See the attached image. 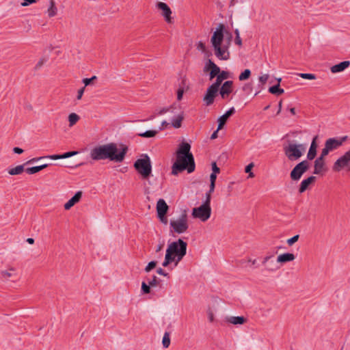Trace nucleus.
Returning a JSON list of instances; mask_svg holds the SVG:
<instances>
[{
  "instance_id": "obj_4",
  "label": "nucleus",
  "mask_w": 350,
  "mask_h": 350,
  "mask_svg": "<svg viewBox=\"0 0 350 350\" xmlns=\"http://www.w3.org/2000/svg\"><path fill=\"white\" fill-rule=\"evenodd\" d=\"M285 156L289 161L299 159L306 151V146L303 144H296L288 142L283 148Z\"/></svg>"
},
{
  "instance_id": "obj_33",
  "label": "nucleus",
  "mask_w": 350,
  "mask_h": 350,
  "mask_svg": "<svg viewBox=\"0 0 350 350\" xmlns=\"http://www.w3.org/2000/svg\"><path fill=\"white\" fill-rule=\"evenodd\" d=\"M79 120V116L75 113H72L68 116L69 126H72Z\"/></svg>"
},
{
  "instance_id": "obj_5",
  "label": "nucleus",
  "mask_w": 350,
  "mask_h": 350,
  "mask_svg": "<svg viewBox=\"0 0 350 350\" xmlns=\"http://www.w3.org/2000/svg\"><path fill=\"white\" fill-rule=\"evenodd\" d=\"M211 215V201L209 197L206 198L205 202L198 207L192 209L191 216L193 219H199L202 222H206Z\"/></svg>"
},
{
  "instance_id": "obj_20",
  "label": "nucleus",
  "mask_w": 350,
  "mask_h": 350,
  "mask_svg": "<svg viewBox=\"0 0 350 350\" xmlns=\"http://www.w3.org/2000/svg\"><path fill=\"white\" fill-rule=\"evenodd\" d=\"M235 112L234 108L232 107L228 110L224 115L218 118V127L217 131L221 129L226 124L228 118Z\"/></svg>"
},
{
  "instance_id": "obj_56",
  "label": "nucleus",
  "mask_w": 350,
  "mask_h": 350,
  "mask_svg": "<svg viewBox=\"0 0 350 350\" xmlns=\"http://www.w3.org/2000/svg\"><path fill=\"white\" fill-rule=\"evenodd\" d=\"M33 3H36V0H24V2L21 3V5L25 7Z\"/></svg>"
},
{
  "instance_id": "obj_45",
  "label": "nucleus",
  "mask_w": 350,
  "mask_h": 350,
  "mask_svg": "<svg viewBox=\"0 0 350 350\" xmlns=\"http://www.w3.org/2000/svg\"><path fill=\"white\" fill-rule=\"evenodd\" d=\"M185 87L180 86L177 90V100H180L183 98V94L185 92Z\"/></svg>"
},
{
  "instance_id": "obj_51",
  "label": "nucleus",
  "mask_w": 350,
  "mask_h": 350,
  "mask_svg": "<svg viewBox=\"0 0 350 350\" xmlns=\"http://www.w3.org/2000/svg\"><path fill=\"white\" fill-rule=\"evenodd\" d=\"M42 159H45V157H34V158H32L31 159H29V161H27V162H25V165H28V164H32V163H34Z\"/></svg>"
},
{
  "instance_id": "obj_3",
  "label": "nucleus",
  "mask_w": 350,
  "mask_h": 350,
  "mask_svg": "<svg viewBox=\"0 0 350 350\" xmlns=\"http://www.w3.org/2000/svg\"><path fill=\"white\" fill-rule=\"evenodd\" d=\"M187 243L181 239L168 244L165 259L162 265L165 267L174 262L175 266L178 264L187 254Z\"/></svg>"
},
{
  "instance_id": "obj_37",
  "label": "nucleus",
  "mask_w": 350,
  "mask_h": 350,
  "mask_svg": "<svg viewBox=\"0 0 350 350\" xmlns=\"http://www.w3.org/2000/svg\"><path fill=\"white\" fill-rule=\"evenodd\" d=\"M254 163H250L245 168V173L248 174V178H252L254 177V174L252 172V170L254 167Z\"/></svg>"
},
{
  "instance_id": "obj_32",
  "label": "nucleus",
  "mask_w": 350,
  "mask_h": 350,
  "mask_svg": "<svg viewBox=\"0 0 350 350\" xmlns=\"http://www.w3.org/2000/svg\"><path fill=\"white\" fill-rule=\"evenodd\" d=\"M170 336L169 332H165L162 339V345L164 348H168L170 345Z\"/></svg>"
},
{
  "instance_id": "obj_58",
  "label": "nucleus",
  "mask_w": 350,
  "mask_h": 350,
  "mask_svg": "<svg viewBox=\"0 0 350 350\" xmlns=\"http://www.w3.org/2000/svg\"><path fill=\"white\" fill-rule=\"evenodd\" d=\"M243 90L244 91H246L247 93H249L252 90V86L250 84H245V85L243 88Z\"/></svg>"
},
{
  "instance_id": "obj_22",
  "label": "nucleus",
  "mask_w": 350,
  "mask_h": 350,
  "mask_svg": "<svg viewBox=\"0 0 350 350\" xmlns=\"http://www.w3.org/2000/svg\"><path fill=\"white\" fill-rule=\"evenodd\" d=\"M205 69L211 70L210 79H213L220 72L219 68L213 62H212L210 59L208 60V63L206 64Z\"/></svg>"
},
{
  "instance_id": "obj_19",
  "label": "nucleus",
  "mask_w": 350,
  "mask_h": 350,
  "mask_svg": "<svg viewBox=\"0 0 350 350\" xmlns=\"http://www.w3.org/2000/svg\"><path fill=\"white\" fill-rule=\"evenodd\" d=\"M157 215H165L169 209V206L163 199H159L157 202L156 206Z\"/></svg>"
},
{
  "instance_id": "obj_17",
  "label": "nucleus",
  "mask_w": 350,
  "mask_h": 350,
  "mask_svg": "<svg viewBox=\"0 0 350 350\" xmlns=\"http://www.w3.org/2000/svg\"><path fill=\"white\" fill-rule=\"evenodd\" d=\"M226 321L228 323L234 325H241L246 323L247 322V318L243 316H231L227 317L226 318Z\"/></svg>"
},
{
  "instance_id": "obj_11",
  "label": "nucleus",
  "mask_w": 350,
  "mask_h": 350,
  "mask_svg": "<svg viewBox=\"0 0 350 350\" xmlns=\"http://www.w3.org/2000/svg\"><path fill=\"white\" fill-rule=\"evenodd\" d=\"M90 157L95 161L109 159V144L94 147L90 152Z\"/></svg>"
},
{
  "instance_id": "obj_30",
  "label": "nucleus",
  "mask_w": 350,
  "mask_h": 350,
  "mask_svg": "<svg viewBox=\"0 0 350 350\" xmlns=\"http://www.w3.org/2000/svg\"><path fill=\"white\" fill-rule=\"evenodd\" d=\"M57 13V8L55 5V2L54 0L49 1V6L47 9V14L49 17H53Z\"/></svg>"
},
{
  "instance_id": "obj_14",
  "label": "nucleus",
  "mask_w": 350,
  "mask_h": 350,
  "mask_svg": "<svg viewBox=\"0 0 350 350\" xmlns=\"http://www.w3.org/2000/svg\"><path fill=\"white\" fill-rule=\"evenodd\" d=\"M219 87L212 84L206 90V92L203 98V100L206 105L208 106L213 103L215 97L217 96Z\"/></svg>"
},
{
  "instance_id": "obj_52",
  "label": "nucleus",
  "mask_w": 350,
  "mask_h": 350,
  "mask_svg": "<svg viewBox=\"0 0 350 350\" xmlns=\"http://www.w3.org/2000/svg\"><path fill=\"white\" fill-rule=\"evenodd\" d=\"M207 316H208V321L211 323H213L215 321L214 313H213V310H211V309L207 310Z\"/></svg>"
},
{
  "instance_id": "obj_35",
  "label": "nucleus",
  "mask_w": 350,
  "mask_h": 350,
  "mask_svg": "<svg viewBox=\"0 0 350 350\" xmlns=\"http://www.w3.org/2000/svg\"><path fill=\"white\" fill-rule=\"evenodd\" d=\"M157 134V131L149 130V131H146L145 132L139 133V136L142 137L149 138V137H154Z\"/></svg>"
},
{
  "instance_id": "obj_59",
  "label": "nucleus",
  "mask_w": 350,
  "mask_h": 350,
  "mask_svg": "<svg viewBox=\"0 0 350 350\" xmlns=\"http://www.w3.org/2000/svg\"><path fill=\"white\" fill-rule=\"evenodd\" d=\"M13 152L16 154H22L24 152V150L19 147H14L13 148Z\"/></svg>"
},
{
  "instance_id": "obj_44",
  "label": "nucleus",
  "mask_w": 350,
  "mask_h": 350,
  "mask_svg": "<svg viewBox=\"0 0 350 350\" xmlns=\"http://www.w3.org/2000/svg\"><path fill=\"white\" fill-rule=\"evenodd\" d=\"M1 277L2 278H4V279H8L9 278H11L12 276H15L16 274L15 273H13L12 272H10L8 271H2L1 272Z\"/></svg>"
},
{
  "instance_id": "obj_61",
  "label": "nucleus",
  "mask_w": 350,
  "mask_h": 350,
  "mask_svg": "<svg viewBox=\"0 0 350 350\" xmlns=\"http://www.w3.org/2000/svg\"><path fill=\"white\" fill-rule=\"evenodd\" d=\"M217 178V174L211 173L210 175V182L215 183Z\"/></svg>"
},
{
  "instance_id": "obj_6",
  "label": "nucleus",
  "mask_w": 350,
  "mask_h": 350,
  "mask_svg": "<svg viewBox=\"0 0 350 350\" xmlns=\"http://www.w3.org/2000/svg\"><path fill=\"white\" fill-rule=\"evenodd\" d=\"M171 231L177 234H183L189 228L188 218L185 213H183L178 219H172L170 222Z\"/></svg>"
},
{
  "instance_id": "obj_54",
  "label": "nucleus",
  "mask_w": 350,
  "mask_h": 350,
  "mask_svg": "<svg viewBox=\"0 0 350 350\" xmlns=\"http://www.w3.org/2000/svg\"><path fill=\"white\" fill-rule=\"evenodd\" d=\"M44 157L51 159L53 160H57V159H62L61 154H51V155L44 156Z\"/></svg>"
},
{
  "instance_id": "obj_16",
  "label": "nucleus",
  "mask_w": 350,
  "mask_h": 350,
  "mask_svg": "<svg viewBox=\"0 0 350 350\" xmlns=\"http://www.w3.org/2000/svg\"><path fill=\"white\" fill-rule=\"evenodd\" d=\"M326 156L321 152L320 156L314 161L313 172L314 174H321L325 171V157Z\"/></svg>"
},
{
  "instance_id": "obj_63",
  "label": "nucleus",
  "mask_w": 350,
  "mask_h": 350,
  "mask_svg": "<svg viewBox=\"0 0 350 350\" xmlns=\"http://www.w3.org/2000/svg\"><path fill=\"white\" fill-rule=\"evenodd\" d=\"M163 243H160V244H159V245L157 246L156 252H159L161 251V250H162V249H163Z\"/></svg>"
},
{
  "instance_id": "obj_40",
  "label": "nucleus",
  "mask_w": 350,
  "mask_h": 350,
  "mask_svg": "<svg viewBox=\"0 0 350 350\" xmlns=\"http://www.w3.org/2000/svg\"><path fill=\"white\" fill-rule=\"evenodd\" d=\"M48 60V57H42L39 61L36 64L35 66V68L34 69L35 70H39L42 66V65L46 62Z\"/></svg>"
},
{
  "instance_id": "obj_27",
  "label": "nucleus",
  "mask_w": 350,
  "mask_h": 350,
  "mask_svg": "<svg viewBox=\"0 0 350 350\" xmlns=\"http://www.w3.org/2000/svg\"><path fill=\"white\" fill-rule=\"evenodd\" d=\"M50 165L51 164H49V163H44V164L41 165H37V166L27 167V168L25 169V172L28 174H34L36 173H38V172H40L41 170H42L46 168Z\"/></svg>"
},
{
  "instance_id": "obj_18",
  "label": "nucleus",
  "mask_w": 350,
  "mask_h": 350,
  "mask_svg": "<svg viewBox=\"0 0 350 350\" xmlns=\"http://www.w3.org/2000/svg\"><path fill=\"white\" fill-rule=\"evenodd\" d=\"M316 180V177L314 176H310L306 179H304L299 185V192L300 193H304L306 191L309 187L313 184Z\"/></svg>"
},
{
  "instance_id": "obj_28",
  "label": "nucleus",
  "mask_w": 350,
  "mask_h": 350,
  "mask_svg": "<svg viewBox=\"0 0 350 350\" xmlns=\"http://www.w3.org/2000/svg\"><path fill=\"white\" fill-rule=\"evenodd\" d=\"M184 119V113L181 112L178 113L174 118L172 120V126L175 129H178L182 125V121Z\"/></svg>"
},
{
  "instance_id": "obj_21",
  "label": "nucleus",
  "mask_w": 350,
  "mask_h": 350,
  "mask_svg": "<svg viewBox=\"0 0 350 350\" xmlns=\"http://www.w3.org/2000/svg\"><path fill=\"white\" fill-rule=\"evenodd\" d=\"M82 197V191H79L75 193V194L64 204V208L66 210H69L75 204L79 202Z\"/></svg>"
},
{
  "instance_id": "obj_2",
  "label": "nucleus",
  "mask_w": 350,
  "mask_h": 350,
  "mask_svg": "<svg viewBox=\"0 0 350 350\" xmlns=\"http://www.w3.org/2000/svg\"><path fill=\"white\" fill-rule=\"evenodd\" d=\"M212 44H242L238 29L233 30L224 23L217 25L211 37Z\"/></svg>"
},
{
  "instance_id": "obj_10",
  "label": "nucleus",
  "mask_w": 350,
  "mask_h": 350,
  "mask_svg": "<svg viewBox=\"0 0 350 350\" xmlns=\"http://www.w3.org/2000/svg\"><path fill=\"white\" fill-rule=\"evenodd\" d=\"M348 137L344 136L342 137H332L327 139L324 145V148L322 149L321 152L323 154L328 155V154L340 148L345 142L347 141Z\"/></svg>"
},
{
  "instance_id": "obj_64",
  "label": "nucleus",
  "mask_w": 350,
  "mask_h": 350,
  "mask_svg": "<svg viewBox=\"0 0 350 350\" xmlns=\"http://www.w3.org/2000/svg\"><path fill=\"white\" fill-rule=\"evenodd\" d=\"M217 133H218V131L217 129L213 132V133L211 135V139H216L217 137Z\"/></svg>"
},
{
  "instance_id": "obj_8",
  "label": "nucleus",
  "mask_w": 350,
  "mask_h": 350,
  "mask_svg": "<svg viewBox=\"0 0 350 350\" xmlns=\"http://www.w3.org/2000/svg\"><path fill=\"white\" fill-rule=\"evenodd\" d=\"M332 170L335 172H350V149L340 155L333 163Z\"/></svg>"
},
{
  "instance_id": "obj_29",
  "label": "nucleus",
  "mask_w": 350,
  "mask_h": 350,
  "mask_svg": "<svg viewBox=\"0 0 350 350\" xmlns=\"http://www.w3.org/2000/svg\"><path fill=\"white\" fill-rule=\"evenodd\" d=\"M25 163L16 166L15 167L10 168L8 170V172L10 175L14 176L22 174L25 170Z\"/></svg>"
},
{
  "instance_id": "obj_39",
  "label": "nucleus",
  "mask_w": 350,
  "mask_h": 350,
  "mask_svg": "<svg viewBox=\"0 0 350 350\" xmlns=\"http://www.w3.org/2000/svg\"><path fill=\"white\" fill-rule=\"evenodd\" d=\"M300 77L304 79L314 80L316 79V75L311 73H299L298 74Z\"/></svg>"
},
{
  "instance_id": "obj_38",
  "label": "nucleus",
  "mask_w": 350,
  "mask_h": 350,
  "mask_svg": "<svg viewBox=\"0 0 350 350\" xmlns=\"http://www.w3.org/2000/svg\"><path fill=\"white\" fill-rule=\"evenodd\" d=\"M251 75V71L249 69H245L241 75L239 76V79L240 81H244L247 79Z\"/></svg>"
},
{
  "instance_id": "obj_36",
  "label": "nucleus",
  "mask_w": 350,
  "mask_h": 350,
  "mask_svg": "<svg viewBox=\"0 0 350 350\" xmlns=\"http://www.w3.org/2000/svg\"><path fill=\"white\" fill-rule=\"evenodd\" d=\"M279 267L274 263L273 262H271L266 267L265 270L268 272H275L279 269Z\"/></svg>"
},
{
  "instance_id": "obj_60",
  "label": "nucleus",
  "mask_w": 350,
  "mask_h": 350,
  "mask_svg": "<svg viewBox=\"0 0 350 350\" xmlns=\"http://www.w3.org/2000/svg\"><path fill=\"white\" fill-rule=\"evenodd\" d=\"M157 272L158 274L163 275V276H167L168 273H166L165 271H163L161 268H159L157 270Z\"/></svg>"
},
{
  "instance_id": "obj_46",
  "label": "nucleus",
  "mask_w": 350,
  "mask_h": 350,
  "mask_svg": "<svg viewBox=\"0 0 350 350\" xmlns=\"http://www.w3.org/2000/svg\"><path fill=\"white\" fill-rule=\"evenodd\" d=\"M157 265V262L155 261H151L150 262L147 266L145 267V271L146 272H149L152 269H153Z\"/></svg>"
},
{
  "instance_id": "obj_57",
  "label": "nucleus",
  "mask_w": 350,
  "mask_h": 350,
  "mask_svg": "<svg viewBox=\"0 0 350 350\" xmlns=\"http://www.w3.org/2000/svg\"><path fill=\"white\" fill-rule=\"evenodd\" d=\"M157 216H158V218L159 219V220H160L163 224H167V218L165 217V215H163V216L161 217V215H157Z\"/></svg>"
},
{
  "instance_id": "obj_48",
  "label": "nucleus",
  "mask_w": 350,
  "mask_h": 350,
  "mask_svg": "<svg viewBox=\"0 0 350 350\" xmlns=\"http://www.w3.org/2000/svg\"><path fill=\"white\" fill-rule=\"evenodd\" d=\"M96 79V76H93L91 78H85V79H83L82 81H83V83L85 85L84 87L85 88L86 86L90 85L91 83L92 82V81H94Z\"/></svg>"
},
{
  "instance_id": "obj_7",
  "label": "nucleus",
  "mask_w": 350,
  "mask_h": 350,
  "mask_svg": "<svg viewBox=\"0 0 350 350\" xmlns=\"http://www.w3.org/2000/svg\"><path fill=\"white\" fill-rule=\"evenodd\" d=\"M128 151V146L122 143H111V161L122 162Z\"/></svg>"
},
{
  "instance_id": "obj_15",
  "label": "nucleus",
  "mask_w": 350,
  "mask_h": 350,
  "mask_svg": "<svg viewBox=\"0 0 350 350\" xmlns=\"http://www.w3.org/2000/svg\"><path fill=\"white\" fill-rule=\"evenodd\" d=\"M215 56L221 60H227L230 58L228 45H213Z\"/></svg>"
},
{
  "instance_id": "obj_24",
  "label": "nucleus",
  "mask_w": 350,
  "mask_h": 350,
  "mask_svg": "<svg viewBox=\"0 0 350 350\" xmlns=\"http://www.w3.org/2000/svg\"><path fill=\"white\" fill-rule=\"evenodd\" d=\"M232 81H226L221 88L220 94L223 98H226L232 92Z\"/></svg>"
},
{
  "instance_id": "obj_34",
  "label": "nucleus",
  "mask_w": 350,
  "mask_h": 350,
  "mask_svg": "<svg viewBox=\"0 0 350 350\" xmlns=\"http://www.w3.org/2000/svg\"><path fill=\"white\" fill-rule=\"evenodd\" d=\"M269 92L273 94H282L284 93V90L280 88V84L278 83L269 88Z\"/></svg>"
},
{
  "instance_id": "obj_53",
  "label": "nucleus",
  "mask_w": 350,
  "mask_h": 350,
  "mask_svg": "<svg viewBox=\"0 0 350 350\" xmlns=\"http://www.w3.org/2000/svg\"><path fill=\"white\" fill-rule=\"evenodd\" d=\"M212 173H215L216 174H219L220 172L219 168L217 167L215 162L212 163Z\"/></svg>"
},
{
  "instance_id": "obj_42",
  "label": "nucleus",
  "mask_w": 350,
  "mask_h": 350,
  "mask_svg": "<svg viewBox=\"0 0 350 350\" xmlns=\"http://www.w3.org/2000/svg\"><path fill=\"white\" fill-rule=\"evenodd\" d=\"M215 187V183L211 182L210 183V187L209 191L206 193V198L209 197V201H211V193L214 191Z\"/></svg>"
},
{
  "instance_id": "obj_62",
  "label": "nucleus",
  "mask_w": 350,
  "mask_h": 350,
  "mask_svg": "<svg viewBox=\"0 0 350 350\" xmlns=\"http://www.w3.org/2000/svg\"><path fill=\"white\" fill-rule=\"evenodd\" d=\"M271 258V256H267L264 257V258H263V260L262 261V265H266V263L269 261Z\"/></svg>"
},
{
  "instance_id": "obj_47",
  "label": "nucleus",
  "mask_w": 350,
  "mask_h": 350,
  "mask_svg": "<svg viewBox=\"0 0 350 350\" xmlns=\"http://www.w3.org/2000/svg\"><path fill=\"white\" fill-rule=\"evenodd\" d=\"M142 290L145 294H148L150 292V286L146 282H143L142 284Z\"/></svg>"
},
{
  "instance_id": "obj_49",
  "label": "nucleus",
  "mask_w": 350,
  "mask_h": 350,
  "mask_svg": "<svg viewBox=\"0 0 350 350\" xmlns=\"http://www.w3.org/2000/svg\"><path fill=\"white\" fill-rule=\"evenodd\" d=\"M148 284L150 286L155 287L158 284L157 278L155 275H153L152 278L148 281Z\"/></svg>"
},
{
  "instance_id": "obj_41",
  "label": "nucleus",
  "mask_w": 350,
  "mask_h": 350,
  "mask_svg": "<svg viewBox=\"0 0 350 350\" xmlns=\"http://www.w3.org/2000/svg\"><path fill=\"white\" fill-rule=\"evenodd\" d=\"M269 77V76L268 74H265L259 77L258 80L262 87L267 83Z\"/></svg>"
},
{
  "instance_id": "obj_25",
  "label": "nucleus",
  "mask_w": 350,
  "mask_h": 350,
  "mask_svg": "<svg viewBox=\"0 0 350 350\" xmlns=\"http://www.w3.org/2000/svg\"><path fill=\"white\" fill-rule=\"evenodd\" d=\"M350 65L349 61H344L331 67L330 70L332 73L340 72L344 71Z\"/></svg>"
},
{
  "instance_id": "obj_55",
  "label": "nucleus",
  "mask_w": 350,
  "mask_h": 350,
  "mask_svg": "<svg viewBox=\"0 0 350 350\" xmlns=\"http://www.w3.org/2000/svg\"><path fill=\"white\" fill-rule=\"evenodd\" d=\"M85 87H83L82 88L79 89L78 90V92H77V98L78 100H80L84 93V91H85Z\"/></svg>"
},
{
  "instance_id": "obj_23",
  "label": "nucleus",
  "mask_w": 350,
  "mask_h": 350,
  "mask_svg": "<svg viewBox=\"0 0 350 350\" xmlns=\"http://www.w3.org/2000/svg\"><path fill=\"white\" fill-rule=\"evenodd\" d=\"M318 136L314 137L312 139V143L310 144L309 150L307 154V159L309 161H311L314 159L317 155V140Z\"/></svg>"
},
{
  "instance_id": "obj_31",
  "label": "nucleus",
  "mask_w": 350,
  "mask_h": 350,
  "mask_svg": "<svg viewBox=\"0 0 350 350\" xmlns=\"http://www.w3.org/2000/svg\"><path fill=\"white\" fill-rule=\"evenodd\" d=\"M216 77V81L213 84L219 88L223 80L228 77V74L226 72L223 71L221 73L219 72Z\"/></svg>"
},
{
  "instance_id": "obj_9",
  "label": "nucleus",
  "mask_w": 350,
  "mask_h": 350,
  "mask_svg": "<svg viewBox=\"0 0 350 350\" xmlns=\"http://www.w3.org/2000/svg\"><path fill=\"white\" fill-rule=\"evenodd\" d=\"M134 167L144 178H148L152 172V166L150 158L145 155L144 158L137 159Z\"/></svg>"
},
{
  "instance_id": "obj_12",
  "label": "nucleus",
  "mask_w": 350,
  "mask_h": 350,
  "mask_svg": "<svg viewBox=\"0 0 350 350\" xmlns=\"http://www.w3.org/2000/svg\"><path fill=\"white\" fill-rule=\"evenodd\" d=\"M310 167V163L308 160H304L297 163L290 173L292 180L298 181L302 175L308 171Z\"/></svg>"
},
{
  "instance_id": "obj_1",
  "label": "nucleus",
  "mask_w": 350,
  "mask_h": 350,
  "mask_svg": "<svg viewBox=\"0 0 350 350\" xmlns=\"http://www.w3.org/2000/svg\"><path fill=\"white\" fill-rule=\"evenodd\" d=\"M190 150L191 146L187 142H183L179 145L176 152V161L172 167V174L173 175H177L185 170L189 173L195 170L194 158Z\"/></svg>"
},
{
  "instance_id": "obj_13",
  "label": "nucleus",
  "mask_w": 350,
  "mask_h": 350,
  "mask_svg": "<svg viewBox=\"0 0 350 350\" xmlns=\"http://www.w3.org/2000/svg\"><path fill=\"white\" fill-rule=\"evenodd\" d=\"M156 7L161 12V15L163 17L167 23H173L174 20L172 16V12L167 3L164 2H158Z\"/></svg>"
},
{
  "instance_id": "obj_26",
  "label": "nucleus",
  "mask_w": 350,
  "mask_h": 350,
  "mask_svg": "<svg viewBox=\"0 0 350 350\" xmlns=\"http://www.w3.org/2000/svg\"><path fill=\"white\" fill-rule=\"evenodd\" d=\"M295 258V256L292 253H284V254H280L278 258H277V262L278 263H281V264H283V263H286V262H291V261H293L294 260Z\"/></svg>"
},
{
  "instance_id": "obj_43",
  "label": "nucleus",
  "mask_w": 350,
  "mask_h": 350,
  "mask_svg": "<svg viewBox=\"0 0 350 350\" xmlns=\"http://www.w3.org/2000/svg\"><path fill=\"white\" fill-rule=\"evenodd\" d=\"M78 153H79L78 151H70V152H64V154H62L61 156H62V159H67L70 157L77 155Z\"/></svg>"
},
{
  "instance_id": "obj_50",
  "label": "nucleus",
  "mask_w": 350,
  "mask_h": 350,
  "mask_svg": "<svg viewBox=\"0 0 350 350\" xmlns=\"http://www.w3.org/2000/svg\"><path fill=\"white\" fill-rule=\"evenodd\" d=\"M299 236L298 234L295 235L294 237H291V239H288L287 240V243L288 245H293L295 242H297L299 239Z\"/></svg>"
}]
</instances>
